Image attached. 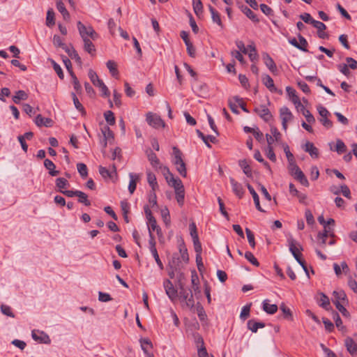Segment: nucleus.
Masks as SVG:
<instances>
[{"instance_id": "de8ad7c7", "label": "nucleus", "mask_w": 357, "mask_h": 357, "mask_svg": "<svg viewBox=\"0 0 357 357\" xmlns=\"http://www.w3.org/2000/svg\"><path fill=\"white\" fill-rule=\"evenodd\" d=\"M271 135H272V137H273L274 139L275 140V142H277V143H278V144L282 145V135L278 131L277 128L271 127Z\"/></svg>"}, {"instance_id": "1a4fd4ad", "label": "nucleus", "mask_w": 357, "mask_h": 357, "mask_svg": "<svg viewBox=\"0 0 357 357\" xmlns=\"http://www.w3.org/2000/svg\"><path fill=\"white\" fill-rule=\"evenodd\" d=\"M146 153L148 160L150 162L153 168H154L155 170H158V169L160 167L162 164L160 162V160L157 157L156 154L151 149L147 150L146 151Z\"/></svg>"}, {"instance_id": "6ab92c4d", "label": "nucleus", "mask_w": 357, "mask_h": 357, "mask_svg": "<svg viewBox=\"0 0 357 357\" xmlns=\"http://www.w3.org/2000/svg\"><path fill=\"white\" fill-rule=\"evenodd\" d=\"M140 343H141L142 349L143 350V351L146 354V356L147 357H154L153 354L152 353L149 352V349L152 348V344H151V341L149 339L145 338V339H142L140 340Z\"/></svg>"}, {"instance_id": "c756f323", "label": "nucleus", "mask_w": 357, "mask_h": 357, "mask_svg": "<svg viewBox=\"0 0 357 357\" xmlns=\"http://www.w3.org/2000/svg\"><path fill=\"white\" fill-rule=\"evenodd\" d=\"M84 42V50L89 54L93 55L96 52V48L91 38L82 39Z\"/></svg>"}, {"instance_id": "cd10ccee", "label": "nucleus", "mask_w": 357, "mask_h": 357, "mask_svg": "<svg viewBox=\"0 0 357 357\" xmlns=\"http://www.w3.org/2000/svg\"><path fill=\"white\" fill-rule=\"evenodd\" d=\"M278 306L275 304H270L268 300L263 301V310L269 314H273L278 311Z\"/></svg>"}, {"instance_id": "4468645a", "label": "nucleus", "mask_w": 357, "mask_h": 357, "mask_svg": "<svg viewBox=\"0 0 357 357\" xmlns=\"http://www.w3.org/2000/svg\"><path fill=\"white\" fill-rule=\"evenodd\" d=\"M146 178H147V182L149 183V185L151 186V190H153V191H156L159 186H158V182H157V178H156V176L150 170L147 169L146 170Z\"/></svg>"}, {"instance_id": "e433bc0d", "label": "nucleus", "mask_w": 357, "mask_h": 357, "mask_svg": "<svg viewBox=\"0 0 357 357\" xmlns=\"http://www.w3.org/2000/svg\"><path fill=\"white\" fill-rule=\"evenodd\" d=\"M28 98V94L22 90H19L15 93L13 97V100L15 103L19 104L20 100H24Z\"/></svg>"}, {"instance_id": "a878e982", "label": "nucleus", "mask_w": 357, "mask_h": 357, "mask_svg": "<svg viewBox=\"0 0 357 357\" xmlns=\"http://www.w3.org/2000/svg\"><path fill=\"white\" fill-rule=\"evenodd\" d=\"M345 346L347 351L351 354H354L357 352V344L351 337H347L345 340Z\"/></svg>"}, {"instance_id": "39448f33", "label": "nucleus", "mask_w": 357, "mask_h": 357, "mask_svg": "<svg viewBox=\"0 0 357 357\" xmlns=\"http://www.w3.org/2000/svg\"><path fill=\"white\" fill-rule=\"evenodd\" d=\"M163 286L167 295L172 301L176 300L178 297V290L174 288L172 282L169 280H165Z\"/></svg>"}, {"instance_id": "0eeeda50", "label": "nucleus", "mask_w": 357, "mask_h": 357, "mask_svg": "<svg viewBox=\"0 0 357 357\" xmlns=\"http://www.w3.org/2000/svg\"><path fill=\"white\" fill-rule=\"evenodd\" d=\"M32 338L40 343L50 344L51 340L49 335L43 331H33L31 333Z\"/></svg>"}, {"instance_id": "7c9ffc66", "label": "nucleus", "mask_w": 357, "mask_h": 357, "mask_svg": "<svg viewBox=\"0 0 357 357\" xmlns=\"http://www.w3.org/2000/svg\"><path fill=\"white\" fill-rule=\"evenodd\" d=\"M44 166L45 167V168L49 170V174L52 176H55L56 175L59 174V171H56L55 170V168H56V166L53 163L52 161H51L49 159H45V161H44Z\"/></svg>"}, {"instance_id": "9d476101", "label": "nucleus", "mask_w": 357, "mask_h": 357, "mask_svg": "<svg viewBox=\"0 0 357 357\" xmlns=\"http://www.w3.org/2000/svg\"><path fill=\"white\" fill-rule=\"evenodd\" d=\"M286 91L291 102L294 104L295 107L298 109L300 108V106H302V103L301 102L298 96L296 95V90L291 86H287Z\"/></svg>"}, {"instance_id": "393cba45", "label": "nucleus", "mask_w": 357, "mask_h": 357, "mask_svg": "<svg viewBox=\"0 0 357 357\" xmlns=\"http://www.w3.org/2000/svg\"><path fill=\"white\" fill-rule=\"evenodd\" d=\"M247 186H248V189L249 190L250 194L252 195V196L253 197V200H254V202H255L257 209L261 212H264V211L261 207V205L259 203V198L257 193L255 192V190L252 187V185H250V184H248Z\"/></svg>"}, {"instance_id": "f3484780", "label": "nucleus", "mask_w": 357, "mask_h": 357, "mask_svg": "<svg viewBox=\"0 0 357 357\" xmlns=\"http://www.w3.org/2000/svg\"><path fill=\"white\" fill-rule=\"evenodd\" d=\"M172 162L174 165L184 162L183 160V153L181 151V150L176 146H174L172 148Z\"/></svg>"}, {"instance_id": "8fccbe9b", "label": "nucleus", "mask_w": 357, "mask_h": 357, "mask_svg": "<svg viewBox=\"0 0 357 357\" xmlns=\"http://www.w3.org/2000/svg\"><path fill=\"white\" fill-rule=\"evenodd\" d=\"M68 185V181L64 178H57L56 179V185L59 188V191L63 190L64 188Z\"/></svg>"}, {"instance_id": "58836bf2", "label": "nucleus", "mask_w": 357, "mask_h": 357, "mask_svg": "<svg viewBox=\"0 0 357 357\" xmlns=\"http://www.w3.org/2000/svg\"><path fill=\"white\" fill-rule=\"evenodd\" d=\"M101 132L104 137L105 146L107 145V141L114 137L113 132L107 126H104L101 128Z\"/></svg>"}, {"instance_id": "e2e57ef3", "label": "nucleus", "mask_w": 357, "mask_h": 357, "mask_svg": "<svg viewBox=\"0 0 357 357\" xmlns=\"http://www.w3.org/2000/svg\"><path fill=\"white\" fill-rule=\"evenodd\" d=\"M177 172L180 174V175L183 177H186L187 176V169L185 163L181 162L178 165H175Z\"/></svg>"}, {"instance_id": "4d7b16f0", "label": "nucleus", "mask_w": 357, "mask_h": 357, "mask_svg": "<svg viewBox=\"0 0 357 357\" xmlns=\"http://www.w3.org/2000/svg\"><path fill=\"white\" fill-rule=\"evenodd\" d=\"M77 171L82 178H86L88 175L87 167L84 163H78L77 165Z\"/></svg>"}, {"instance_id": "3c124183", "label": "nucleus", "mask_w": 357, "mask_h": 357, "mask_svg": "<svg viewBox=\"0 0 357 357\" xmlns=\"http://www.w3.org/2000/svg\"><path fill=\"white\" fill-rule=\"evenodd\" d=\"M324 231L319 232L318 234V236H317L318 238H326L328 236H334L333 230L331 229V228L330 227L324 226Z\"/></svg>"}, {"instance_id": "338daca9", "label": "nucleus", "mask_w": 357, "mask_h": 357, "mask_svg": "<svg viewBox=\"0 0 357 357\" xmlns=\"http://www.w3.org/2000/svg\"><path fill=\"white\" fill-rule=\"evenodd\" d=\"M149 202L151 204V207H154L157 206V197L155 194V191L151 190L149 195Z\"/></svg>"}, {"instance_id": "b1692460", "label": "nucleus", "mask_w": 357, "mask_h": 357, "mask_svg": "<svg viewBox=\"0 0 357 357\" xmlns=\"http://www.w3.org/2000/svg\"><path fill=\"white\" fill-rule=\"evenodd\" d=\"M238 165L243 169V173L248 176V177H252V169L250 166V164L247 161V160H240L238 161Z\"/></svg>"}, {"instance_id": "6e6d98bb", "label": "nucleus", "mask_w": 357, "mask_h": 357, "mask_svg": "<svg viewBox=\"0 0 357 357\" xmlns=\"http://www.w3.org/2000/svg\"><path fill=\"white\" fill-rule=\"evenodd\" d=\"M104 116L107 123L111 126L115 123L114 114L112 111H107L104 113Z\"/></svg>"}, {"instance_id": "c9c22d12", "label": "nucleus", "mask_w": 357, "mask_h": 357, "mask_svg": "<svg viewBox=\"0 0 357 357\" xmlns=\"http://www.w3.org/2000/svg\"><path fill=\"white\" fill-rule=\"evenodd\" d=\"M167 183L169 185L174 188V191L181 190V189L184 188L181 180L178 178H175L174 176L173 177V179H170Z\"/></svg>"}, {"instance_id": "dca6fc26", "label": "nucleus", "mask_w": 357, "mask_h": 357, "mask_svg": "<svg viewBox=\"0 0 357 357\" xmlns=\"http://www.w3.org/2000/svg\"><path fill=\"white\" fill-rule=\"evenodd\" d=\"M255 111L265 121H268L272 116L269 109L264 105L260 106L259 108H255Z\"/></svg>"}, {"instance_id": "f704fd0d", "label": "nucleus", "mask_w": 357, "mask_h": 357, "mask_svg": "<svg viewBox=\"0 0 357 357\" xmlns=\"http://www.w3.org/2000/svg\"><path fill=\"white\" fill-rule=\"evenodd\" d=\"M197 133L198 137H200L203 140L204 144L209 148L211 147V145L208 142V139H209L210 142L212 143H215L217 142L216 137L215 136H213V135L205 136L199 130H197Z\"/></svg>"}, {"instance_id": "423d86ee", "label": "nucleus", "mask_w": 357, "mask_h": 357, "mask_svg": "<svg viewBox=\"0 0 357 357\" xmlns=\"http://www.w3.org/2000/svg\"><path fill=\"white\" fill-rule=\"evenodd\" d=\"M287 244L289 251L294 256V255L299 254L303 251V248L301 244L295 240L291 236L287 238Z\"/></svg>"}, {"instance_id": "a18cd8bd", "label": "nucleus", "mask_w": 357, "mask_h": 357, "mask_svg": "<svg viewBox=\"0 0 357 357\" xmlns=\"http://www.w3.org/2000/svg\"><path fill=\"white\" fill-rule=\"evenodd\" d=\"M77 197H78V202L79 203L84 204L87 206L91 205V202L88 199V196L86 193L79 190Z\"/></svg>"}, {"instance_id": "7ed1b4c3", "label": "nucleus", "mask_w": 357, "mask_h": 357, "mask_svg": "<svg viewBox=\"0 0 357 357\" xmlns=\"http://www.w3.org/2000/svg\"><path fill=\"white\" fill-rule=\"evenodd\" d=\"M146 121L150 126L155 129L165 127V123L160 116L151 112L146 113Z\"/></svg>"}, {"instance_id": "680f3d73", "label": "nucleus", "mask_w": 357, "mask_h": 357, "mask_svg": "<svg viewBox=\"0 0 357 357\" xmlns=\"http://www.w3.org/2000/svg\"><path fill=\"white\" fill-rule=\"evenodd\" d=\"M53 44L56 47H61L63 50H65L68 47L64 43H63L61 38L57 35L54 36Z\"/></svg>"}, {"instance_id": "20e7f679", "label": "nucleus", "mask_w": 357, "mask_h": 357, "mask_svg": "<svg viewBox=\"0 0 357 357\" xmlns=\"http://www.w3.org/2000/svg\"><path fill=\"white\" fill-rule=\"evenodd\" d=\"M280 116L282 120V128L284 131L287 130V123L293 119V114L287 107H283L280 109Z\"/></svg>"}, {"instance_id": "473e14b6", "label": "nucleus", "mask_w": 357, "mask_h": 357, "mask_svg": "<svg viewBox=\"0 0 357 357\" xmlns=\"http://www.w3.org/2000/svg\"><path fill=\"white\" fill-rule=\"evenodd\" d=\"M334 299L333 300V303L335 305V302H340V303H344L346 301V294L342 290L334 291L333 293Z\"/></svg>"}, {"instance_id": "c85d7f7f", "label": "nucleus", "mask_w": 357, "mask_h": 357, "mask_svg": "<svg viewBox=\"0 0 357 357\" xmlns=\"http://www.w3.org/2000/svg\"><path fill=\"white\" fill-rule=\"evenodd\" d=\"M209 11L211 14V18L213 22L216 23L218 25H219L220 27H222V23L220 19V14L218 12L211 6H208Z\"/></svg>"}, {"instance_id": "bb28decb", "label": "nucleus", "mask_w": 357, "mask_h": 357, "mask_svg": "<svg viewBox=\"0 0 357 357\" xmlns=\"http://www.w3.org/2000/svg\"><path fill=\"white\" fill-rule=\"evenodd\" d=\"M264 84L270 90L271 92H276L277 88L275 86L273 79L268 75H265L262 79Z\"/></svg>"}, {"instance_id": "bf43d9fd", "label": "nucleus", "mask_w": 357, "mask_h": 357, "mask_svg": "<svg viewBox=\"0 0 357 357\" xmlns=\"http://www.w3.org/2000/svg\"><path fill=\"white\" fill-rule=\"evenodd\" d=\"M106 65L112 76H116L118 74L116 65L114 61L109 60L107 62Z\"/></svg>"}, {"instance_id": "69168bd1", "label": "nucleus", "mask_w": 357, "mask_h": 357, "mask_svg": "<svg viewBox=\"0 0 357 357\" xmlns=\"http://www.w3.org/2000/svg\"><path fill=\"white\" fill-rule=\"evenodd\" d=\"M1 312L6 315V316H8L10 317H15V315L13 314V312H12V309L10 306L8 305H1Z\"/></svg>"}, {"instance_id": "2f4dec72", "label": "nucleus", "mask_w": 357, "mask_h": 357, "mask_svg": "<svg viewBox=\"0 0 357 357\" xmlns=\"http://www.w3.org/2000/svg\"><path fill=\"white\" fill-rule=\"evenodd\" d=\"M319 298H318L317 302L319 306L326 310H328L330 307V301L328 297L326 296L324 293H319Z\"/></svg>"}, {"instance_id": "79ce46f5", "label": "nucleus", "mask_w": 357, "mask_h": 357, "mask_svg": "<svg viewBox=\"0 0 357 357\" xmlns=\"http://www.w3.org/2000/svg\"><path fill=\"white\" fill-rule=\"evenodd\" d=\"M88 75L91 82L96 86H97L99 84V83L102 81L100 79H99L97 73L92 69H90L89 70Z\"/></svg>"}, {"instance_id": "864d4df0", "label": "nucleus", "mask_w": 357, "mask_h": 357, "mask_svg": "<svg viewBox=\"0 0 357 357\" xmlns=\"http://www.w3.org/2000/svg\"><path fill=\"white\" fill-rule=\"evenodd\" d=\"M176 194V199L178 202V204L180 206H183L184 203V198H185V190L184 188L181 189V190L175 191Z\"/></svg>"}, {"instance_id": "412c9836", "label": "nucleus", "mask_w": 357, "mask_h": 357, "mask_svg": "<svg viewBox=\"0 0 357 357\" xmlns=\"http://www.w3.org/2000/svg\"><path fill=\"white\" fill-rule=\"evenodd\" d=\"M294 178L300 182V183L305 187L309 186V182L303 174V172L301 171V169H299L298 171L295 172L294 174H291Z\"/></svg>"}, {"instance_id": "9b49d317", "label": "nucleus", "mask_w": 357, "mask_h": 357, "mask_svg": "<svg viewBox=\"0 0 357 357\" xmlns=\"http://www.w3.org/2000/svg\"><path fill=\"white\" fill-rule=\"evenodd\" d=\"M147 226L149 229V234L153 233V231H156L158 237L162 236V231L160 227L158 225L156 220L155 218H151L147 220Z\"/></svg>"}, {"instance_id": "72a5a7b5", "label": "nucleus", "mask_w": 357, "mask_h": 357, "mask_svg": "<svg viewBox=\"0 0 357 357\" xmlns=\"http://www.w3.org/2000/svg\"><path fill=\"white\" fill-rule=\"evenodd\" d=\"M56 8L57 10L61 13L64 20H68L70 19V14L66 8L63 3L61 0H56Z\"/></svg>"}, {"instance_id": "5fc2aeb1", "label": "nucleus", "mask_w": 357, "mask_h": 357, "mask_svg": "<svg viewBox=\"0 0 357 357\" xmlns=\"http://www.w3.org/2000/svg\"><path fill=\"white\" fill-rule=\"evenodd\" d=\"M245 259L249 261L252 265L255 266H259V263L258 260L256 259V257L254 256V255L251 252H246L245 253Z\"/></svg>"}, {"instance_id": "c03bdc74", "label": "nucleus", "mask_w": 357, "mask_h": 357, "mask_svg": "<svg viewBox=\"0 0 357 357\" xmlns=\"http://www.w3.org/2000/svg\"><path fill=\"white\" fill-rule=\"evenodd\" d=\"M71 96L73 98V103L75 107V108L80 112L83 115L86 114L85 109L79 101L77 97L76 96L75 93H71Z\"/></svg>"}, {"instance_id": "f8f14e48", "label": "nucleus", "mask_w": 357, "mask_h": 357, "mask_svg": "<svg viewBox=\"0 0 357 357\" xmlns=\"http://www.w3.org/2000/svg\"><path fill=\"white\" fill-rule=\"evenodd\" d=\"M229 181L231 185L234 193L239 198L243 197L244 195V190L243 185L241 183L236 181L233 178H230Z\"/></svg>"}, {"instance_id": "09e8293b", "label": "nucleus", "mask_w": 357, "mask_h": 357, "mask_svg": "<svg viewBox=\"0 0 357 357\" xmlns=\"http://www.w3.org/2000/svg\"><path fill=\"white\" fill-rule=\"evenodd\" d=\"M54 24V13L52 9H50L47 13L46 24L47 26H52Z\"/></svg>"}, {"instance_id": "ea45409f", "label": "nucleus", "mask_w": 357, "mask_h": 357, "mask_svg": "<svg viewBox=\"0 0 357 357\" xmlns=\"http://www.w3.org/2000/svg\"><path fill=\"white\" fill-rule=\"evenodd\" d=\"M158 170H160L161 172V173L164 176L167 183L170 179H173L174 175L169 171V169L167 166H164V165H161L160 167L158 169Z\"/></svg>"}, {"instance_id": "a211bd4d", "label": "nucleus", "mask_w": 357, "mask_h": 357, "mask_svg": "<svg viewBox=\"0 0 357 357\" xmlns=\"http://www.w3.org/2000/svg\"><path fill=\"white\" fill-rule=\"evenodd\" d=\"M303 149L305 152H307L312 158H317L319 157V150L312 142H307L305 144Z\"/></svg>"}, {"instance_id": "603ef678", "label": "nucleus", "mask_w": 357, "mask_h": 357, "mask_svg": "<svg viewBox=\"0 0 357 357\" xmlns=\"http://www.w3.org/2000/svg\"><path fill=\"white\" fill-rule=\"evenodd\" d=\"M298 38L299 40V42H298L299 47H301V48H298V49L300 50H302L303 52H308V50H307L308 43H307V41L306 40V39L301 34L298 35Z\"/></svg>"}, {"instance_id": "4be33fe9", "label": "nucleus", "mask_w": 357, "mask_h": 357, "mask_svg": "<svg viewBox=\"0 0 357 357\" xmlns=\"http://www.w3.org/2000/svg\"><path fill=\"white\" fill-rule=\"evenodd\" d=\"M247 326L252 333H257L259 328H263L265 327V324L263 322L255 321L254 319H250L248 321Z\"/></svg>"}, {"instance_id": "aec40b11", "label": "nucleus", "mask_w": 357, "mask_h": 357, "mask_svg": "<svg viewBox=\"0 0 357 357\" xmlns=\"http://www.w3.org/2000/svg\"><path fill=\"white\" fill-rule=\"evenodd\" d=\"M35 123L39 127H51L53 124V121L50 118H44L40 114H38L36 117Z\"/></svg>"}, {"instance_id": "37998d69", "label": "nucleus", "mask_w": 357, "mask_h": 357, "mask_svg": "<svg viewBox=\"0 0 357 357\" xmlns=\"http://www.w3.org/2000/svg\"><path fill=\"white\" fill-rule=\"evenodd\" d=\"M192 6L195 13L199 16L203 12V5L201 0H192Z\"/></svg>"}, {"instance_id": "6e6552de", "label": "nucleus", "mask_w": 357, "mask_h": 357, "mask_svg": "<svg viewBox=\"0 0 357 357\" xmlns=\"http://www.w3.org/2000/svg\"><path fill=\"white\" fill-rule=\"evenodd\" d=\"M262 59L264 62V64L268 68V70L272 73L276 74L278 72V68L275 63L274 62L273 59L270 56V55L266 52H264L262 54Z\"/></svg>"}, {"instance_id": "0e129e2a", "label": "nucleus", "mask_w": 357, "mask_h": 357, "mask_svg": "<svg viewBox=\"0 0 357 357\" xmlns=\"http://www.w3.org/2000/svg\"><path fill=\"white\" fill-rule=\"evenodd\" d=\"M245 232H246V235H247V238H248V241L249 242V244L250 245V246L252 248H255V236H254V234L252 233V231L248 229V228H246L245 229Z\"/></svg>"}, {"instance_id": "49530a36", "label": "nucleus", "mask_w": 357, "mask_h": 357, "mask_svg": "<svg viewBox=\"0 0 357 357\" xmlns=\"http://www.w3.org/2000/svg\"><path fill=\"white\" fill-rule=\"evenodd\" d=\"M334 151H337L338 154H342L346 152L347 146L342 140L337 139L336 146Z\"/></svg>"}, {"instance_id": "ddd939ff", "label": "nucleus", "mask_w": 357, "mask_h": 357, "mask_svg": "<svg viewBox=\"0 0 357 357\" xmlns=\"http://www.w3.org/2000/svg\"><path fill=\"white\" fill-rule=\"evenodd\" d=\"M130 182L128 185V190L130 194H133L136 190L137 183L140 180V175L135 173L129 174Z\"/></svg>"}, {"instance_id": "f03ea898", "label": "nucleus", "mask_w": 357, "mask_h": 357, "mask_svg": "<svg viewBox=\"0 0 357 357\" xmlns=\"http://www.w3.org/2000/svg\"><path fill=\"white\" fill-rule=\"evenodd\" d=\"M178 294L182 301L185 302L186 305L188 307L192 308L194 307L195 301L192 291L185 289L184 284L182 282H180L179 284L178 295Z\"/></svg>"}, {"instance_id": "5701e85b", "label": "nucleus", "mask_w": 357, "mask_h": 357, "mask_svg": "<svg viewBox=\"0 0 357 357\" xmlns=\"http://www.w3.org/2000/svg\"><path fill=\"white\" fill-rule=\"evenodd\" d=\"M64 50L72 59H75V61L79 64L82 63V59L80 56L73 46H68Z\"/></svg>"}, {"instance_id": "2eb2a0df", "label": "nucleus", "mask_w": 357, "mask_h": 357, "mask_svg": "<svg viewBox=\"0 0 357 357\" xmlns=\"http://www.w3.org/2000/svg\"><path fill=\"white\" fill-rule=\"evenodd\" d=\"M314 28L317 29V35L320 38H327V34L324 32L326 29V26L321 22L315 20L313 22L312 24Z\"/></svg>"}, {"instance_id": "a19ab883", "label": "nucleus", "mask_w": 357, "mask_h": 357, "mask_svg": "<svg viewBox=\"0 0 357 357\" xmlns=\"http://www.w3.org/2000/svg\"><path fill=\"white\" fill-rule=\"evenodd\" d=\"M300 108L302 112V114L305 117L307 123H314L315 119H314V116L310 113V112L309 110L306 109L303 105H302V106H300Z\"/></svg>"}, {"instance_id": "f257e3e1", "label": "nucleus", "mask_w": 357, "mask_h": 357, "mask_svg": "<svg viewBox=\"0 0 357 357\" xmlns=\"http://www.w3.org/2000/svg\"><path fill=\"white\" fill-rule=\"evenodd\" d=\"M77 26L79 33V35L82 39L84 38H91L93 40H96L98 35L95 31L93 28L91 26H86L83 24L80 21H79L77 24Z\"/></svg>"}, {"instance_id": "052dcab7", "label": "nucleus", "mask_w": 357, "mask_h": 357, "mask_svg": "<svg viewBox=\"0 0 357 357\" xmlns=\"http://www.w3.org/2000/svg\"><path fill=\"white\" fill-rule=\"evenodd\" d=\"M266 155V157L271 160L272 162H275L276 161V155L274 153V148L273 147H266L265 149Z\"/></svg>"}, {"instance_id": "4c0bfd02", "label": "nucleus", "mask_w": 357, "mask_h": 357, "mask_svg": "<svg viewBox=\"0 0 357 357\" xmlns=\"http://www.w3.org/2000/svg\"><path fill=\"white\" fill-rule=\"evenodd\" d=\"M241 11L249 18L252 21L255 22H259V19L257 17V16L254 13L253 11H252V10H250L248 7L247 6H242L241 7Z\"/></svg>"}, {"instance_id": "13d9d810", "label": "nucleus", "mask_w": 357, "mask_h": 357, "mask_svg": "<svg viewBox=\"0 0 357 357\" xmlns=\"http://www.w3.org/2000/svg\"><path fill=\"white\" fill-rule=\"evenodd\" d=\"M250 306L251 303L243 307L240 314V318L242 320H245L250 316Z\"/></svg>"}, {"instance_id": "774afa93", "label": "nucleus", "mask_w": 357, "mask_h": 357, "mask_svg": "<svg viewBox=\"0 0 357 357\" xmlns=\"http://www.w3.org/2000/svg\"><path fill=\"white\" fill-rule=\"evenodd\" d=\"M231 54L233 57L236 59L241 64H244L245 63L242 54L239 51L233 50L231 52Z\"/></svg>"}]
</instances>
